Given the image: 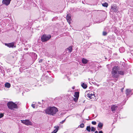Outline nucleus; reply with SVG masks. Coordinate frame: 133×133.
<instances>
[{
  "mask_svg": "<svg viewBox=\"0 0 133 133\" xmlns=\"http://www.w3.org/2000/svg\"><path fill=\"white\" fill-rule=\"evenodd\" d=\"M102 6L105 7H107L108 5V4L106 3H105L102 4Z\"/></svg>",
  "mask_w": 133,
  "mask_h": 133,
  "instance_id": "393cba45",
  "label": "nucleus"
},
{
  "mask_svg": "<svg viewBox=\"0 0 133 133\" xmlns=\"http://www.w3.org/2000/svg\"><path fill=\"white\" fill-rule=\"evenodd\" d=\"M38 104H39L40 105H41V103L39 102H38Z\"/></svg>",
  "mask_w": 133,
  "mask_h": 133,
  "instance_id": "79ce46f5",
  "label": "nucleus"
},
{
  "mask_svg": "<svg viewBox=\"0 0 133 133\" xmlns=\"http://www.w3.org/2000/svg\"><path fill=\"white\" fill-rule=\"evenodd\" d=\"M119 109V107L116 105H113L111 108V111L113 113H114L117 111V110Z\"/></svg>",
  "mask_w": 133,
  "mask_h": 133,
  "instance_id": "6e6552de",
  "label": "nucleus"
},
{
  "mask_svg": "<svg viewBox=\"0 0 133 133\" xmlns=\"http://www.w3.org/2000/svg\"><path fill=\"white\" fill-rule=\"evenodd\" d=\"M45 112L50 116H55L58 111V109L55 107H50L45 110Z\"/></svg>",
  "mask_w": 133,
  "mask_h": 133,
  "instance_id": "f257e3e1",
  "label": "nucleus"
},
{
  "mask_svg": "<svg viewBox=\"0 0 133 133\" xmlns=\"http://www.w3.org/2000/svg\"><path fill=\"white\" fill-rule=\"evenodd\" d=\"M103 126V123H102L101 122H99L98 125V127L99 128H100L101 129L102 128Z\"/></svg>",
  "mask_w": 133,
  "mask_h": 133,
  "instance_id": "dca6fc26",
  "label": "nucleus"
},
{
  "mask_svg": "<svg viewBox=\"0 0 133 133\" xmlns=\"http://www.w3.org/2000/svg\"><path fill=\"white\" fill-rule=\"evenodd\" d=\"M117 6L116 4H113L111 6V8H116Z\"/></svg>",
  "mask_w": 133,
  "mask_h": 133,
  "instance_id": "bb28decb",
  "label": "nucleus"
},
{
  "mask_svg": "<svg viewBox=\"0 0 133 133\" xmlns=\"http://www.w3.org/2000/svg\"><path fill=\"white\" fill-rule=\"evenodd\" d=\"M95 133H98V131H95Z\"/></svg>",
  "mask_w": 133,
  "mask_h": 133,
  "instance_id": "a19ab883",
  "label": "nucleus"
},
{
  "mask_svg": "<svg viewBox=\"0 0 133 133\" xmlns=\"http://www.w3.org/2000/svg\"><path fill=\"white\" fill-rule=\"evenodd\" d=\"M108 66V64H107V66Z\"/></svg>",
  "mask_w": 133,
  "mask_h": 133,
  "instance_id": "a18cd8bd",
  "label": "nucleus"
},
{
  "mask_svg": "<svg viewBox=\"0 0 133 133\" xmlns=\"http://www.w3.org/2000/svg\"><path fill=\"white\" fill-rule=\"evenodd\" d=\"M91 123L93 125H95L96 124V122L95 121H93Z\"/></svg>",
  "mask_w": 133,
  "mask_h": 133,
  "instance_id": "c756f323",
  "label": "nucleus"
},
{
  "mask_svg": "<svg viewBox=\"0 0 133 133\" xmlns=\"http://www.w3.org/2000/svg\"><path fill=\"white\" fill-rule=\"evenodd\" d=\"M84 124L82 123L81 124L78 126L79 127H80L81 128H83L84 127Z\"/></svg>",
  "mask_w": 133,
  "mask_h": 133,
  "instance_id": "b1692460",
  "label": "nucleus"
},
{
  "mask_svg": "<svg viewBox=\"0 0 133 133\" xmlns=\"http://www.w3.org/2000/svg\"><path fill=\"white\" fill-rule=\"evenodd\" d=\"M69 50V53H71L72 51V48L71 46H70L69 47L67 48Z\"/></svg>",
  "mask_w": 133,
  "mask_h": 133,
  "instance_id": "a211bd4d",
  "label": "nucleus"
},
{
  "mask_svg": "<svg viewBox=\"0 0 133 133\" xmlns=\"http://www.w3.org/2000/svg\"><path fill=\"white\" fill-rule=\"evenodd\" d=\"M119 51L121 52H122L124 51V49L123 48H121L119 49Z\"/></svg>",
  "mask_w": 133,
  "mask_h": 133,
  "instance_id": "412c9836",
  "label": "nucleus"
},
{
  "mask_svg": "<svg viewBox=\"0 0 133 133\" xmlns=\"http://www.w3.org/2000/svg\"><path fill=\"white\" fill-rule=\"evenodd\" d=\"M21 121L22 123L27 125H32V123L30 121L29 119L21 120Z\"/></svg>",
  "mask_w": 133,
  "mask_h": 133,
  "instance_id": "423d86ee",
  "label": "nucleus"
},
{
  "mask_svg": "<svg viewBox=\"0 0 133 133\" xmlns=\"http://www.w3.org/2000/svg\"><path fill=\"white\" fill-rule=\"evenodd\" d=\"M81 86L84 89H86L87 87V85L84 83L81 82Z\"/></svg>",
  "mask_w": 133,
  "mask_h": 133,
  "instance_id": "ddd939ff",
  "label": "nucleus"
},
{
  "mask_svg": "<svg viewBox=\"0 0 133 133\" xmlns=\"http://www.w3.org/2000/svg\"><path fill=\"white\" fill-rule=\"evenodd\" d=\"M96 130V128L94 127H91V131H95Z\"/></svg>",
  "mask_w": 133,
  "mask_h": 133,
  "instance_id": "5701e85b",
  "label": "nucleus"
},
{
  "mask_svg": "<svg viewBox=\"0 0 133 133\" xmlns=\"http://www.w3.org/2000/svg\"><path fill=\"white\" fill-rule=\"evenodd\" d=\"M74 96L75 97L78 98L79 96V92H75Z\"/></svg>",
  "mask_w": 133,
  "mask_h": 133,
  "instance_id": "2eb2a0df",
  "label": "nucleus"
},
{
  "mask_svg": "<svg viewBox=\"0 0 133 133\" xmlns=\"http://www.w3.org/2000/svg\"><path fill=\"white\" fill-rule=\"evenodd\" d=\"M7 105L8 108L10 109H13L14 108L17 109L18 108L17 104L12 101L8 102Z\"/></svg>",
  "mask_w": 133,
  "mask_h": 133,
  "instance_id": "7ed1b4c3",
  "label": "nucleus"
},
{
  "mask_svg": "<svg viewBox=\"0 0 133 133\" xmlns=\"http://www.w3.org/2000/svg\"><path fill=\"white\" fill-rule=\"evenodd\" d=\"M43 101V100H42V101Z\"/></svg>",
  "mask_w": 133,
  "mask_h": 133,
  "instance_id": "3c124183",
  "label": "nucleus"
},
{
  "mask_svg": "<svg viewBox=\"0 0 133 133\" xmlns=\"http://www.w3.org/2000/svg\"><path fill=\"white\" fill-rule=\"evenodd\" d=\"M98 133H103V132L101 130L99 131Z\"/></svg>",
  "mask_w": 133,
  "mask_h": 133,
  "instance_id": "4c0bfd02",
  "label": "nucleus"
},
{
  "mask_svg": "<svg viewBox=\"0 0 133 133\" xmlns=\"http://www.w3.org/2000/svg\"><path fill=\"white\" fill-rule=\"evenodd\" d=\"M11 0H3L2 3L6 6L8 5L10 3Z\"/></svg>",
  "mask_w": 133,
  "mask_h": 133,
  "instance_id": "9d476101",
  "label": "nucleus"
},
{
  "mask_svg": "<svg viewBox=\"0 0 133 133\" xmlns=\"http://www.w3.org/2000/svg\"><path fill=\"white\" fill-rule=\"evenodd\" d=\"M73 100L75 102H76L77 101L78 98L77 97H72Z\"/></svg>",
  "mask_w": 133,
  "mask_h": 133,
  "instance_id": "4be33fe9",
  "label": "nucleus"
},
{
  "mask_svg": "<svg viewBox=\"0 0 133 133\" xmlns=\"http://www.w3.org/2000/svg\"><path fill=\"white\" fill-rule=\"evenodd\" d=\"M15 42H12L9 43H5V45L9 48H15L16 47V45L15 44Z\"/></svg>",
  "mask_w": 133,
  "mask_h": 133,
  "instance_id": "39448f33",
  "label": "nucleus"
},
{
  "mask_svg": "<svg viewBox=\"0 0 133 133\" xmlns=\"http://www.w3.org/2000/svg\"><path fill=\"white\" fill-rule=\"evenodd\" d=\"M33 54L34 55V57H35V58H37V55H36V53H33Z\"/></svg>",
  "mask_w": 133,
  "mask_h": 133,
  "instance_id": "2f4dec72",
  "label": "nucleus"
},
{
  "mask_svg": "<svg viewBox=\"0 0 133 133\" xmlns=\"http://www.w3.org/2000/svg\"><path fill=\"white\" fill-rule=\"evenodd\" d=\"M4 116V114L2 113H0V118Z\"/></svg>",
  "mask_w": 133,
  "mask_h": 133,
  "instance_id": "7c9ffc66",
  "label": "nucleus"
},
{
  "mask_svg": "<svg viewBox=\"0 0 133 133\" xmlns=\"http://www.w3.org/2000/svg\"><path fill=\"white\" fill-rule=\"evenodd\" d=\"M11 85L10 83L7 82L5 84V87L9 88L10 87Z\"/></svg>",
  "mask_w": 133,
  "mask_h": 133,
  "instance_id": "f3484780",
  "label": "nucleus"
},
{
  "mask_svg": "<svg viewBox=\"0 0 133 133\" xmlns=\"http://www.w3.org/2000/svg\"><path fill=\"white\" fill-rule=\"evenodd\" d=\"M31 106L34 108H35L34 104H32L31 105Z\"/></svg>",
  "mask_w": 133,
  "mask_h": 133,
  "instance_id": "c9c22d12",
  "label": "nucleus"
},
{
  "mask_svg": "<svg viewBox=\"0 0 133 133\" xmlns=\"http://www.w3.org/2000/svg\"><path fill=\"white\" fill-rule=\"evenodd\" d=\"M72 89H75V87L74 86L73 87H72Z\"/></svg>",
  "mask_w": 133,
  "mask_h": 133,
  "instance_id": "ea45409f",
  "label": "nucleus"
},
{
  "mask_svg": "<svg viewBox=\"0 0 133 133\" xmlns=\"http://www.w3.org/2000/svg\"><path fill=\"white\" fill-rule=\"evenodd\" d=\"M105 58L106 59H107V58Z\"/></svg>",
  "mask_w": 133,
  "mask_h": 133,
  "instance_id": "8fccbe9b",
  "label": "nucleus"
},
{
  "mask_svg": "<svg viewBox=\"0 0 133 133\" xmlns=\"http://www.w3.org/2000/svg\"><path fill=\"white\" fill-rule=\"evenodd\" d=\"M82 62L84 64L87 63L88 62V60L84 58H83L82 60Z\"/></svg>",
  "mask_w": 133,
  "mask_h": 133,
  "instance_id": "4468645a",
  "label": "nucleus"
},
{
  "mask_svg": "<svg viewBox=\"0 0 133 133\" xmlns=\"http://www.w3.org/2000/svg\"><path fill=\"white\" fill-rule=\"evenodd\" d=\"M65 119L64 120H63L62 121H61V122H60V123L61 124H63V123H64V122H65Z\"/></svg>",
  "mask_w": 133,
  "mask_h": 133,
  "instance_id": "473e14b6",
  "label": "nucleus"
},
{
  "mask_svg": "<svg viewBox=\"0 0 133 133\" xmlns=\"http://www.w3.org/2000/svg\"><path fill=\"white\" fill-rule=\"evenodd\" d=\"M123 89H124V88H122V89H121V91L122 92Z\"/></svg>",
  "mask_w": 133,
  "mask_h": 133,
  "instance_id": "58836bf2",
  "label": "nucleus"
},
{
  "mask_svg": "<svg viewBox=\"0 0 133 133\" xmlns=\"http://www.w3.org/2000/svg\"><path fill=\"white\" fill-rule=\"evenodd\" d=\"M66 19L68 22L70 24V21L71 20V16L70 14H67L66 16Z\"/></svg>",
  "mask_w": 133,
  "mask_h": 133,
  "instance_id": "9b49d317",
  "label": "nucleus"
},
{
  "mask_svg": "<svg viewBox=\"0 0 133 133\" xmlns=\"http://www.w3.org/2000/svg\"><path fill=\"white\" fill-rule=\"evenodd\" d=\"M50 35H46L44 34L41 37V40L42 42H45L49 40L51 38Z\"/></svg>",
  "mask_w": 133,
  "mask_h": 133,
  "instance_id": "20e7f679",
  "label": "nucleus"
},
{
  "mask_svg": "<svg viewBox=\"0 0 133 133\" xmlns=\"http://www.w3.org/2000/svg\"><path fill=\"white\" fill-rule=\"evenodd\" d=\"M42 61V59H40L39 60L38 62L39 63H41Z\"/></svg>",
  "mask_w": 133,
  "mask_h": 133,
  "instance_id": "e433bc0d",
  "label": "nucleus"
},
{
  "mask_svg": "<svg viewBox=\"0 0 133 133\" xmlns=\"http://www.w3.org/2000/svg\"><path fill=\"white\" fill-rule=\"evenodd\" d=\"M57 17H56L55 18H54L52 19V21H53L54 20H55V19H57Z\"/></svg>",
  "mask_w": 133,
  "mask_h": 133,
  "instance_id": "72a5a7b5",
  "label": "nucleus"
},
{
  "mask_svg": "<svg viewBox=\"0 0 133 133\" xmlns=\"http://www.w3.org/2000/svg\"><path fill=\"white\" fill-rule=\"evenodd\" d=\"M50 79H51V78H50Z\"/></svg>",
  "mask_w": 133,
  "mask_h": 133,
  "instance_id": "09e8293b",
  "label": "nucleus"
},
{
  "mask_svg": "<svg viewBox=\"0 0 133 133\" xmlns=\"http://www.w3.org/2000/svg\"><path fill=\"white\" fill-rule=\"evenodd\" d=\"M85 96L88 99V98H89L90 99H91L92 98H94L95 97L94 94H93L90 93H88L87 95H85Z\"/></svg>",
  "mask_w": 133,
  "mask_h": 133,
  "instance_id": "1a4fd4ad",
  "label": "nucleus"
},
{
  "mask_svg": "<svg viewBox=\"0 0 133 133\" xmlns=\"http://www.w3.org/2000/svg\"><path fill=\"white\" fill-rule=\"evenodd\" d=\"M91 127L90 126H87L86 128V130L89 132H90L91 131Z\"/></svg>",
  "mask_w": 133,
  "mask_h": 133,
  "instance_id": "6ab92c4d",
  "label": "nucleus"
},
{
  "mask_svg": "<svg viewBox=\"0 0 133 133\" xmlns=\"http://www.w3.org/2000/svg\"><path fill=\"white\" fill-rule=\"evenodd\" d=\"M107 28V27H106L105 28V29H106Z\"/></svg>",
  "mask_w": 133,
  "mask_h": 133,
  "instance_id": "c03bdc74",
  "label": "nucleus"
},
{
  "mask_svg": "<svg viewBox=\"0 0 133 133\" xmlns=\"http://www.w3.org/2000/svg\"><path fill=\"white\" fill-rule=\"evenodd\" d=\"M133 90H131L130 89H127L126 90V94L127 96V99H128V98L132 94V92Z\"/></svg>",
  "mask_w": 133,
  "mask_h": 133,
  "instance_id": "0eeeda50",
  "label": "nucleus"
},
{
  "mask_svg": "<svg viewBox=\"0 0 133 133\" xmlns=\"http://www.w3.org/2000/svg\"><path fill=\"white\" fill-rule=\"evenodd\" d=\"M117 9H112V10H113L114 11H117Z\"/></svg>",
  "mask_w": 133,
  "mask_h": 133,
  "instance_id": "f704fd0d",
  "label": "nucleus"
},
{
  "mask_svg": "<svg viewBox=\"0 0 133 133\" xmlns=\"http://www.w3.org/2000/svg\"><path fill=\"white\" fill-rule=\"evenodd\" d=\"M107 32L106 31H104L103 32V36H105L107 35Z\"/></svg>",
  "mask_w": 133,
  "mask_h": 133,
  "instance_id": "cd10ccee",
  "label": "nucleus"
},
{
  "mask_svg": "<svg viewBox=\"0 0 133 133\" xmlns=\"http://www.w3.org/2000/svg\"><path fill=\"white\" fill-rule=\"evenodd\" d=\"M115 28H116L115 27H114V29H115Z\"/></svg>",
  "mask_w": 133,
  "mask_h": 133,
  "instance_id": "49530a36",
  "label": "nucleus"
},
{
  "mask_svg": "<svg viewBox=\"0 0 133 133\" xmlns=\"http://www.w3.org/2000/svg\"><path fill=\"white\" fill-rule=\"evenodd\" d=\"M117 31V29H116L115 30V32H116Z\"/></svg>",
  "mask_w": 133,
  "mask_h": 133,
  "instance_id": "37998d69",
  "label": "nucleus"
},
{
  "mask_svg": "<svg viewBox=\"0 0 133 133\" xmlns=\"http://www.w3.org/2000/svg\"><path fill=\"white\" fill-rule=\"evenodd\" d=\"M59 127L58 126H55L54 127V128L55 129L54 130V131L51 132V133H56L58 130Z\"/></svg>",
  "mask_w": 133,
  "mask_h": 133,
  "instance_id": "f8f14e48",
  "label": "nucleus"
},
{
  "mask_svg": "<svg viewBox=\"0 0 133 133\" xmlns=\"http://www.w3.org/2000/svg\"><path fill=\"white\" fill-rule=\"evenodd\" d=\"M86 120H89V119H86Z\"/></svg>",
  "mask_w": 133,
  "mask_h": 133,
  "instance_id": "de8ad7c7",
  "label": "nucleus"
},
{
  "mask_svg": "<svg viewBox=\"0 0 133 133\" xmlns=\"http://www.w3.org/2000/svg\"><path fill=\"white\" fill-rule=\"evenodd\" d=\"M118 115L117 114H116L115 115V119H114V121H116L117 120V117H118Z\"/></svg>",
  "mask_w": 133,
  "mask_h": 133,
  "instance_id": "a878e982",
  "label": "nucleus"
},
{
  "mask_svg": "<svg viewBox=\"0 0 133 133\" xmlns=\"http://www.w3.org/2000/svg\"><path fill=\"white\" fill-rule=\"evenodd\" d=\"M4 86L3 84L2 83H0V90H2V89H1V88H2Z\"/></svg>",
  "mask_w": 133,
  "mask_h": 133,
  "instance_id": "c85d7f7f",
  "label": "nucleus"
},
{
  "mask_svg": "<svg viewBox=\"0 0 133 133\" xmlns=\"http://www.w3.org/2000/svg\"><path fill=\"white\" fill-rule=\"evenodd\" d=\"M118 76H119V75H123L124 74V72L123 71H118Z\"/></svg>",
  "mask_w": 133,
  "mask_h": 133,
  "instance_id": "aec40b11",
  "label": "nucleus"
},
{
  "mask_svg": "<svg viewBox=\"0 0 133 133\" xmlns=\"http://www.w3.org/2000/svg\"><path fill=\"white\" fill-rule=\"evenodd\" d=\"M119 69V67L118 66L114 67L112 72V75L115 78H117L118 77V73Z\"/></svg>",
  "mask_w": 133,
  "mask_h": 133,
  "instance_id": "f03ea898",
  "label": "nucleus"
}]
</instances>
